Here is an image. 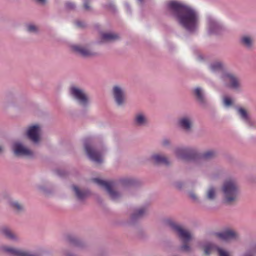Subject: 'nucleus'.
Wrapping results in <instances>:
<instances>
[{"label": "nucleus", "instance_id": "6ab92c4d", "mask_svg": "<svg viewBox=\"0 0 256 256\" xmlns=\"http://www.w3.org/2000/svg\"><path fill=\"white\" fill-rule=\"evenodd\" d=\"M204 252L206 255H209L211 250L216 248L218 252L219 256H230L228 252L219 247H216L212 242H208L204 246Z\"/></svg>", "mask_w": 256, "mask_h": 256}, {"label": "nucleus", "instance_id": "72a5a7b5", "mask_svg": "<svg viewBox=\"0 0 256 256\" xmlns=\"http://www.w3.org/2000/svg\"><path fill=\"white\" fill-rule=\"evenodd\" d=\"M223 103L226 106H230L232 104V100L230 98L225 96L223 99Z\"/></svg>", "mask_w": 256, "mask_h": 256}, {"label": "nucleus", "instance_id": "bb28decb", "mask_svg": "<svg viewBox=\"0 0 256 256\" xmlns=\"http://www.w3.org/2000/svg\"><path fill=\"white\" fill-rule=\"evenodd\" d=\"M119 36L114 33H103L102 34V40L106 42H112L118 40Z\"/></svg>", "mask_w": 256, "mask_h": 256}, {"label": "nucleus", "instance_id": "c9c22d12", "mask_svg": "<svg viewBox=\"0 0 256 256\" xmlns=\"http://www.w3.org/2000/svg\"><path fill=\"white\" fill-rule=\"evenodd\" d=\"M171 142L169 139L164 138L162 142V144L164 146H169L170 145Z\"/></svg>", "mask_w": 256, "mask_h": 256}, {"label": "nucleus", "instance_id": "a18cd8bd", "mask_svg": "<svg viewBox=\"0 0 256 256\" xmlns=\"http://www.w3.org/2000/svg\"><path fill=\"white\" fill-rule=\"evenodd\" d=\"M57 173L58 175H60V176H62V174H61L60 173V172L59 171H58L57 172Z\"/></svg>", "mask_w": 256, "mask_h": 256}, {"label": "nucleus", "instance_id": "ea45409f", "mask_svg": "<svg viewBox=\"0 0 256 256\" xmlns=\"http://www.w3.org/2000/svg\"><path fill=\"white\" fill-rule=\"evenodd\" d=\"M189 196L190 198L192 199L193 200L196 201L197 200V196L196 194L193 192H190Z\"/></svg>", "mask_w": 256, "mask_h": 256}, {"label": "nucleus", "instance_id": "20e7f679", "mask_svg": "<svg viewBox=\"0 0 256 256\" xmlns=\"http://www.w3.org/2000/svg\"><path fill=\"white\" fill-rule=\"evenodd\" d=\"M220 78L226 87L236 92L241 90L240 80L234 74L228 72H222Z\"/></svg>", "mask_w": 256, "mask_h": 256}, {"label": "nucleus", "instance_id": "1a4fd4ad", "mask_svg": "<svg viewBox=\"0 0 256 256\" xmlns=\"http://www.w3.org/2000/svg\"><path fill=\"white\" fill-rule=\"evenodd\" d=\"M166 224L177 233L179 238L182 240L184 242H186L190 240V234L188 230H184L181 226L172 220H168Z\"/></svg>", "mask_w": 256, "mask_h": 256}, {"label": "nucleus", "instance_id": "412c9836", "mask_svg": "<svg viewBox=\"0 0 256 256\" xmlns=\"http://www.w3.org/2000/svg\"><path fill=\"white\" fill-rule=\"evenodd\" d=\"M3 250L14 256H39L38 254H30L28 252L10 247H4Z\"/></svg>", "mask_w": 256, "mask_h": 256}, {"label": "nucleus", "instance_id": "0eeeda50", "mask_svg": "<svg viewBox=\"0 0 256 256\" xmlns=\"http://www.w3.org/2000/svg\"><path fill=\"white\" fill-rule=\"evenodd\" d=\"M112 94L116 106H122L126 102V93L124 88L119 84L114 85L112 90Z\"/></svg>", "mask_w": 256, "mask_h": 256}, {"label": "nucleus", "instance_id": "49530a36", "mask_svg": "<svg viewBox=\"0 0 256 256\" xmlns=\"http://www.w3.org/2000/svg\"><path fill=\"white\" fill-rule=\"evenodd\" d=\"M138 0L141 3H142L143 2V0Z\"/></svg>", "mask_w": 256, "mask_h": 256}, {"label": "nucleus", "instance_id": "de8ad7c7", "mask_svg": "<svg viewBox=\"0 0 256 256\" xmlns=\"http://www.w3.org/2000/svg\"><path fill=\"white\" fill-rule=\"evenodd\" d=\"M246 256H252L251 254H246Z\"/></svg>", "mask_w": 256, "mask_h": 256}, {"label": "nucleus", "instance_id": "9d476101", "mask_svg": "<svg viewBox=\"0 0 256 256\" xmlns=\"http://www.w3.org/2000/svg\"><path fill=\"white\" fill-rule=\"evenodd\" d=\"M207 20L208 33L210 34H218L223 30L222 25L214 18L208 16Z\"/></svg>", "mask_w": 256, "mask_h": 256}, {"label": "nucleus", "instance_id": "473e14b6", "mask_svg": "<svg viewBox=\"0 0 256 256\" xmlns=\"http://www.w3.org/2000/svg\"><path fill=\"white\" fill-rule=\"evenodd\" d=\"M120 182L123 186H129L133 184V181L130 179H123L120 181Z\"/></svg>", "mask_w": 256, "mask_h": 256}, {"label": "nucleus", "instance_id": "b1692460", "mask_svg": "<svg viewBox=\"0 0 256 256\" xmlns=\"http://www.w3.org/2000/svg\"><path fill=\"white\" fill-rule=\"evenodd\" d=\"M8 204L10 208L16 214L21 213L24 210V205L17 200H10Z\"/></svg>", "mask_w": 256, "mask_h": 256}, {"label": "nucleus", "instance_id": "f8f14e48", "mask_svg": "<svg viewBox=\"0 0 256 256\" xmlns=\"http://www.w3.org/2000/svg\"><path fill=\"white\" fill-rule=\"evenodd\" d=\"M40 128L38 124L30 126L26 132L28 138L34 144H38L40 140Z\"/></svg>", "mask_w": 256, "mask_h": 256}, {"label": "nucleus", "instance_id": "a19ab883", "mask_svg": "<svg viewBox=\"0 0 256 256\" xmlns=\"http://www.w3.org/2000/svg\"><path fill=\"white\" fill-rule=\"evenodd\" d=\"M89 0H84V7L86 10H88L90 9V6L88 4Z\"/></svg>", "mask_w": 256, "mask_h": 256}, {"label": "nucleus", "instance_id": "c756f323", "mask_svg": "<svg viewBox=\"0 0 256 256\" xmlns=\"http://www.w3.org/2000/svg\"><path fill=\"white\" fill-rule=\"evenodd\" d=\"M216 196V190L214 186H210L206 194V198L210 200H214Z\"/></svg>", "mask_w": 256, "mask_h": 256}, {"label": "nucleus", "instance_id": "5701e85b", "mask_svg": "<svg viewBox=\"0 0 256 256\" xmlns=\"http://www.w3.org/2000/svg\"><path fill=\"white\" fill-rule=\"evenodd\" d=\"M2 234L6 238L14 241L18 242L20 240L19 237L12 232L9 228L4 227L0 230Z\"/></svg>", "mask_w": 256, "mask_h": 256}, {"label": "nucleus", "instance_id": "4c0bfd02", "mask_svg": "<svg viewBox=\"0 0 256 256\" xmlns=\"http://www.w3.org/2000/svg\"><path fill=\"white\" fill-rule=\"evenodd\" d=\"M76 24L79 28H84L86 26V24L83 22L77 20L75 22Z\"/></svg>", "mask_w": 256, "mask_h": 256}, {"label": "nucleus", "instance_id": "79ce46f5", "mask_svg": "<svg viewBox=\"0 0 256 256\" xmlns=\"http://www.w3.org/2000/svg\"><path fill=\"white\" fill-rule=\"evenodd\" d=\"M125 6H126V10L130 12V5L126 3L125 4Z\"/></svg>", "mask_w": 256, "mask_h": 256}, {"label": "nucleus", "instance_id": "e433bc0d", "mask_svg": "<svg viewBox=\"0 0 256 256\" xmlns=\"http://www.w3.org/2000/svg\"><path fill=\"white\" fill-rule=\"evenodd\" d=\"M180 249L181 250L184 252H190V248L188 244H184L180 247Z\"/></svg>", "mask_w": 256, "mask_h": 256}, {"label": "nucleus", "instance_id": "a211bd4d", "mask_svg": "<svg viewBox=\"0 0 256 256\" xmlns=\"http://www.w3.org/2000/svg\"><path fill=\"white\" fill-rule=\"evenodd\" d=\"M150 160L156 165L168 166L170 162L166 156L160 154H154L150 156Z\"/></svg>", "mask_w": 256, "mask_h": 256}, {"label": "nucleus", "instance_id": "c03bdc74", "mask_svg": "<svg viewBox=\"0 0 256 256\" xmlns=\"http://www.w3.org/2000/svg\"><path fill=\"white\" fill-rule=\"evenodd\" d=\"M66 256H74L70 254H67Z\"/></svg>", "mask_w": 256, "mask_h": 256}, {"label": "nucleus", "instance_id": "4468645a", "mask_svg": "<svg viewBox=\"0 0 256 256\" xmlns=\"http://www.w3.org/2000/svg\"><path fill=\"white\" fill-rule=\"evenodd\" d=\"M12 150L16 156H32L33 154L29 149L25 148L21 142H16L12 145Z\"/></svg>", "mask_w": 256, "mask_h": 256}, {"label": "nucleus", "instance_id": "7c9ffc66", "mask_svg": "<svg viewBox=\"0 0 256 256\" xmlns=\"http://www.w3.org/2000/svg\"><path fill=\"white\" fill-rule=\"evenodd\" d=\"M68 240L72 244H73L74 246L78 247H82L83 246L82 242L79 239L74 236H68Z\"/></svg>", "mask_w": 256, "mask_h": 256}, {"label": "nucleus", "instance_id": "39448f33", "mask_svg": "<svg viewBox=\"0 0 256 256\" xmlns=\"http://www.w3.org/2000/svg\"><path fill=\"white\" fill-rule=\"evenodd\" d=\"M174 154L178 158L186 160H194L198 156L196 150L190 147H178L174 150Z\"/></svg>", "mask_w": 256, "mask_h": 256}, {"label": "nucleus", "instance_id": "7ed1b4c3", "mask_svg": "<svg viewBox=\"0 0 256 256\" xmlns=\"http://www.w3.org/2000/svg\"><path fill=\"white\" fill-rule=\"evenodd\" d=\"M69 92L70 96L83 110H86L88 108L90 99L84 90L72 86L70 88Z\"/></svg>", "mask_w": 256, "mask_h": 256}, {"label": "nucleus", "instance_id": "c85d7f7f", "mask_svg": "<svg viewBox=\"0 0 256 256\" xmlns=\"http://www.w3.org/2000/svg\"><path fill=\"white\" fill-rule=\"evenodd\" d=\"M216 156V152L213 150H208L200 155L198 153V156L196 157L199 158L200 160H209L214 158Z\"/></svg>", "mask_w": 256, "mask_h": 256}, {"label": "nucleus", "instance_id": "a878e982", "mask_svg": "<svg viewBox=\"0 0 256 256\" xmlns=\"http://www.w3.org/2000/svg\"><path fill=\"white\" fill-rule=\"evenodd\" d=\"M224 68L223 64L220 62H216L209 65V68L214 73L222 71Z\"/></svg>", "mask_w": 256, "mask_h": 256}, {"label": "nucleus", "instance_id": "09e8293b", "mask_svg": "<svg viewBox=\"0 0 256 256\" xmlns=\"http://www.w3.org/2000/svg\"><path fill=\"white\" fill-rule=\"evenodd\" d=\"M2 148L0 146V152L2 151Z\"/></svg>", "mask_w": 256, "mask_h": 256}, {"label": "nucleus", "instance_id": "f257e3e1", "mask_svg": "<svg viewBox=\"0 0 256 256\" xmlns=\"http://www.w3.org/2000/svg\"><path fill=\"white\" fill-rule=\"evenodd\" d=\"M166 8L178 24L189 33L194 34L198 29L200 17L194 8L178 1H170Z\"/></svg>", "mask_w": 256, "mask_h": 256}, {"label": "nucleus", "instance_id": "423d86ee", "mask_svg": "<svg viewBox=\"0 0 256 256\" xmlns=\"http://www.w3.org/2000/svg\"><path fill=\"white\" fill-rule=\"evenodd\" d=\"M84 147L88 156L92 161L97 164L102 163L103 149L98 150L92 148L87 140L84 141Z\"/></svg>", "mask_w": 256, "mask_h": 256}, {"label": "nucleus", "instance_id": "4be33fe9", "mask_svg": "<svg viewBox=\"0 0 256 256\" xmlns=\"http://www.w3.org/2000/svg\"><path fill=\"white\" fill-rule=\"evenodd\" d=\"M72 189L74 192L76 198L79 200H84L88 196L90 195V192L88 190H81L76 186L74 185L72 186Z\"/></svg>", "mask_w": 256, "mask_h": 256}, {"label": "nucleus", "instance_id": "dca6fc26", "mask_svg": "<svg viewBox=\"0 0 256 256\" xmlns=\"http://www.w3.org/2000/svg\"><path fill=\"white\" fill-rule=\"evenodd\" d=\"M216 235L219 238L224 241L236 240L238 238V234L230 228L226 229L221 232H216Z\"/></svg>", "mask_w": 256, "mask_h": 256}, {"label": "nucleus", "instance_id": "2eb2a0df", "mask_svg": "<svg viewBox=\"0 0 256 256\" xmlns=\"http://www.w3.org/2000/svg\"><path fill=\"white\" fill-rule=\"evenodd\" d=\"M134 124L138 127H143L147 126L148 120L146 114L143 112H136L133 118Z\"/></svg>", "mask_w": 256, "mask_h": 256}, {"label": "nucleus", "instance_id": "f704fd0d", "mask_svg": "<svg viewBox=\"0 0 256 256\" xmlns=\"http://www.w3.org/2000/svg\"><path fill=\"white\" fill-rule=\"evenodd\" d=\"M65 6L66 10H72L75 8V4L72 2H68L66 4Z\"/></svg>", "mask_w": 256, "mask_h": 256}, {"label": "nucleus", "instance_id": "f3484780", "mask_svg": "<svg viewBox=\"0 0 256 256\" xmlns=\"http://www.w3.org/2000/svg\"><path fill=\"white\" fill-rule=\"evenodd\" d=\"M238 114L240 118L249 127L252 128L254 126V122L252 120L250 116L246 110L242 108L238 107L236 108Z\"/></svg>", "mask_w": 256, "mask_h": 256}, {"label": "nucleus", "instance_id": "37998d69", "mask_svg": "<svg viewBox=\"0 0 256 256\" xmlns=\"http://www.w3.org/2000/svg\"><path fill=\"white\" fill-rule=\"evenodd\" d=\"M38 2L41 4H45L46 2V0H36Z\"/></svg>", "mask_w": 256, "mask_h": 256}, {"label": "nucleus", "instance_id": "aec40b11", "mask_svg": "<svg viewBox=\"0 0 256 256\" xmlns=\"http://www.w3.org/2000/svg\"><path fill=\"white\" fill-rule=\"evenodd\" d=\"M240 44L248 50H251L254 46V38L250 35L242 36L239 40Z\"/></svg>", "mask_w": 256, "mask_h": 256}, {"label": "nucleus", "instance_id": "2f4dec72", "mask_svg": "<svg viewBox=\"0 0 256 256\" xmlns=\"http://www.w3.org/2000/svg\"><path fill=\"white\" fill-rule=\"evenodd\" d=\"M27 30L30 32L37 33L38 32V28L32 24H29L26 26Z\"/></svg>", "mask_w": 256, "mask_h": 256}, {"label": "nucleus", "instance_id": "f03ea898", "mask_svg": "<svg viewBox=\"0 0 256 256\" xmlns=\"http://www.w3.org/2000/svg\"><path fill=\"white\" fill-rule=\"evenodd\" d=\"M221 192L223 202L231 204L238 200L240 190L236 180L230 178L224 182L221 188Z\"/></svg>", "mask_w": 256, "mask_h": 256}, {"label": "nucleus", "instance_id": "9b49d317", "mask_svg": "<svg viewBox=\"0 0 256 256\" xmlns=\"http://www.w3.org/2000/svg\"><path fill=\"white\" fill-rule=\"evenodd\" d=\"M179 128L186 132H190L193 128V120L190 115H186L180 118L178 120Z\"/></svg>", "mask_w": 256, "mask_h": 256}, {"label": "nucleus", "instance_id": "58836bf2", "mask_svg": "<svg viewBox=\"0 0 256 256\" xmlns=\"http://www.w3.org/2000/svg\"><path fill=\"white\" fill-rule=\"evenodd\" d=\"M174 184H175V186L179 190L181 189L184 186L183 183L182 182H176Z\"/></svg>", "mask_w": 256, "mask_h": 256}, {"label": "nucleus", "instance_id": "ddd939ff", "mask_svg": "<svg viewBox=\"0 0 256 256\" xmlns=\"http://www.w3.org/2000/svg\"><path fill=\"white\" fill-rule=\"evenodd\" d=\"M73 51L78 55L86 58L94 55L89 46L82 45H74L72 46Z\"/></svg>", "mask_w": 256, "mask_h": 256}, {"label": "nucleus", "instance_id": "393cba45", "mask_svg": "<svg viewBox=\"0 0 256 256\" xmlns=\"http://www.w3.org/2000/svg\"><path fill=\"white\" fill-rule=\"evenodd\" d=\"M194 92L199 103L202 105L206 104V102L202 93V88L200 87L196 88L194 89Z\"/></svg>", "mask_w": 256, "mask_h": 256}, {"label": "nucleus", "instance_id": "cd10ccee", "mask_svg": "<svg viewBox=\"0 0 256 256\" xmlns=\"http://www.w3.org/2000/svg\"><path fill=\"white\" fill-rule=\"evenodd\" d=\"M146 209L144 208H141L136 210L131 216V220L134 222L141 218L146 213Z\"/></svg>", "mask_w": 256, "mask_h": 256}, {"label": "nucleus", "instance_id": "6e6552de", "mask_svg": "<svg viewBox=\"0 0 256 256\" xmlns=\"http://www.w3.org/2000/svg\"><path fill=\"white\" fill-rule=\"evenodd\" d=\"M93 182L104 188L112 200H116L120 197V194L118 192L112 190V187L115 186L114 182H106L98 178H94Z\"/></svg>", "mask_w": 256, "mask_h": 256}]
</instances>
